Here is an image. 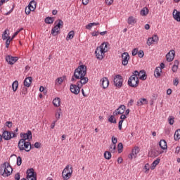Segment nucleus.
<instances>
[{"label":"nucleus","mask_w":180,"mask_h":180,"mask_svg":"<svg viewBox=\"0 0 180 180\" xmlns=\"http://www.w3.org/2000/svg\"><path fill=\"white\" fill-rule=\"evenodd\" d=\"M101 86L103 88V89H106L108 86H109V79H107V77H103L101 79Z\"/></svg>","instance_id":"a211bd4d"},{"label":"nucleus","mask_w":180,"mask_h":180,"mask_svg":"<svg viewBox=\"0 0 180 180\" xmlns=\"http://www.w3.org/2000/svg\"><path fill=\"white\" fill-rule=\"evenodd\" d=\"M174 119H175V117H174V116H169V119H168L169 124H170L171 125L174 124Z\"/></svg>","instance_id":"09e8293b"},{"label":"nucleus","mask_w":180,"mask_h":180,"mask_svg":"<svg viewBox=\"0 0 180 180\" xmlns=\"http://www.w3.org/2000/svg\"><path fill=\"white\" fill-rule=\"evenodd\" d=\"M28 6L30 9H32V11H34V9H36V1L34 0L31 1Z\"/></svg>","instance_id":"c756f323"},{"label":"nucleus","mask_w":180,"mask_h":180,"mask_svg":"<svg viewBox=\"0 0 180 180\" xmlns=\"http://www.w3.org/2000/svg\"><path fill=\"white\" fill-rule=\"evenodd\" d=\"M2 137L4 139L8 141L13 139V137H16V134L9 131H4Z\"/></svg>","instance_id":"0eeeda50"},{"label":"nucleus","mask_w":180,"mask_h":180,"mask_svg":"<svg viewBox=\"0 0 180 180\" xmlns=\"http://www.w3.org/2000/svg\"><path fill=\"white\" fill-rule=\"evenodd\" d=\"M140 153V148L138 146H135L134 149H132L131 153L134 155V158L137 157V155Z\"/></svg>","instance_id":"cd10ccee"},{"label":"nucleus","mask_w":180,"mask_h":180,"mask_svg":"<svg viewBox=\"0 0 180 180\" xmlns=\"http://www.w3.org/2000/svg\"><path fill=\"white\" fill-rule=\"evenodd\" d=\"M92 23H89L87 25H86V29H87V30H91V29H92Z\"/></svg>","instance_id":"bf43d9fd"},{"label":"nucleus","mask_w":180,"mask_h":180,"mask_svg":"<svg viewBox=\"0 0 180 180\" xmlns=\"http://www.w3.org/2000/svg\"><path fill=\"white\" fill-rule=\"evenodd\" d=\"M161 72H162V70H161V68L158 67L155 70V78H158L159 77H161Z\"/></svg>","instance_id":"b1692460"},{"label":"nucleus","mask_w":180,"mask_h":180,"mask_svg":"<svg viewBox=\"0 0 180 180\" xmlns=\"http://www.w3.org/2000/svg\"><path fill=\"white\" fill-rule=\"evenodd\" d=\"M45 23H46L47 25H51V24L54 23V18L46 17L45 18Z\"/></svg>","instance_id":"c85d7f7f"},{"label":"nucleus","mask_w":180,"mask_h":180,"mask_svg":"<svg viewBox=\"0 0 180 180\" xmlns=\"http://www.w3.org/2000/svg\"><path fill=\"white\" fill-rule=\"evenodd\" d=\"M108 46H109L108 42H103L102 44L98 46L100 49L103 51L104 53H108L109 48H108Z\"/></svg>","instance_id":"6ab92c4d"},{"label":"nucleus","mask_w":180,"mask_h":180,"mask_svg":"<svg viewBox=\"0 0 180 180\" xmlns=\"http://www.w3.org/2000/svg\"><path fill=\"white\" fill-rule=\"evenodd\" d=\"M18 86H19V82H18V80L14 81L12 84V88H13V92H16V91H18Z\"/></svg>","instance_id":"bb28decb"},{"label":"nucleus","mask_w":180,"mask_h":180,"mask_svg":"<svg viewBox=\"0 0 180 180\" xmlns=\"http://www.w3.org/2000/svg\"><path fill=\"white\" fill-rule=\"evenodd\" d=\"M172 70L173 72H176V71H178V65H174L172 68Z\"/></svg>","instance_id":"5fc2aeb1"},{"label":"nucleus","mask_w":180,"mask_h":180,"mask_svg":"<svg viewBox=\"0 0 180 180\" xmlns=\"http://www.w3.org/2000/svg\"><path fill=\"white\" fill-rule=\"evenodd\" d=\"M13 172V169L11 164L8 162H5L4 163L1 164L0 166V174L4 178L10 176L12 175V172Z\"/></svg>","instance_id":"f03ea898"},{"label":"nucleus","mask_w":180,"mask_h":180,"mask_svg":"<svg viewBox=\"0 0 180 180\" xmlns=\"http://www.w3.org/2000/svg\"><path fill=\"white\" fill-rule=\"evenodd\" d=\"M11 41H12L11 40V37H8V39H7L6 41V49H9V44H11Z\"/></svg>","instance_id":"864d4df0"},{"label":"nucleus","mask_w":180,"mask_h":180,"mask_svg":"<svg viewBox=\"0 0 180 180\" xmlns=\"http://www.w3.org/2000/svg\"><path fill=\"white\" fill-rule=\"evenodd\" d=\"M126 110V106L124 105H121L117 109L113 112L114 116H117V115H123Z\"/></svg>","instance_id":"2eb2a0df"},{"label":"nucleus","mask_w":180,"mask_h":180,"mask_svg":"<svg viewBox=\"0 0 180 180\" xmlns=\"http://www.w3.org/2000/svg\"><path fill=\"white\" fill-rule=\"evenodd\" d=\"M85 75H86V66L82 65L75 70L71 81H75V79L84 78Z\"/></svg>","instance_id":"f257e3e1"},{"label":"nucleus","mask_w":180,"mask_h":180,"mask_svg":"<svg viewBox=\"0 0 180 180\" xmlns=\"http://www.w3.org/2000/svg\"><path fill=\"white\" fill-rule=\"evenodd\" d=\"M134 72L136 77H139V79L141 81H146V79H147V74H146V70H140V72L135 70Z\"/></svg>","instance_id":"1a4fd4ad"},{"label":"nucleus","mask_w":180,"mask_h":180,"mask_svg":"<svg viewBox=\"0 0 180 180\" xmlns=\"http://www.w3.org/2000/svg\"><path fill=\"white\" fill-rule=\"evenodd\" d=\"M79 79L80 81L77 82V83L79 84L80 86H82V85L87 84L88 81H89L88 77H85V76H84L83 77H80Z\"/></svg>","instance_id":"4be33fe9"},{"label":"nucleus","mask_w":180,"mask_h":180,"mask_svg":"<svg viewBox=\"0 0 180 180\" xmlns=\"http://www.w3.org/2000/svg\"><path fill=\"white\" fill-rule=\"evenodd\" d=\"M18 148L20 151H26L27 153H29L32 148H34V147L32 146L30 141H26L25 139H20L18 141Z\"/></svg>","instance_id":"7ed1b4c3"},{"label":"nucleus","mask_w":180,"mask_h":180,"mask_svg":"<svg viewBox=\"0 0 180 180\" xmlns=\"http://www.w3.org/2000/svg\"><path fill=\"white\" fill-rule=\"evenodd\" d=\"M148 157H150V158H155V157H158V151H157V150H150L148 153Z\"/></svg>","instance_id":"393cba45"},{"label":"nucleus","mask_w":180,"mask_h":180,"mask_svg":"<svg viewBox=\"0 0 180 180\" xmlns=\"http://www.w3.org/2000/svg\"><path fill=\"white\" fill-rule=\"evenodd\" d=\"M118 153L120 154L123 151V143H119L117 145Z\"/></svg>","instance_id":"79ce46f5"},{"label":"nucleus","mask_w":180,"mask_h":180,"mask_svg":"<svg viewBox=\"0 0 180 180\" xmlns=\"http://www.w3.org/2000/svg\"><path fill=\"white\" fill-rule=\"evenodd\" d=\"M108 122H110V123H114L116 124V120H115V115H111L109 118H108Z\"/></svg>","instance_id":"37998d69"},{"label":"nucleus","mask_w":180,"mask_h":180,"mask_svg":"<svg viewBox=\"0 0 180 180\" xmlns=\"http://www.w3.org/2000/svg\"><path fill=\"white\" fill-rule=\"evenodd\" d=\"M106 5L110 6L112 4H113V0H105Z\"/></svg>","instance_id":"e2e57ef3"},{"label":"nucleus","mask_w":180,"mask_h":180,"mask_svg":"<svg viewBox=\"0 0 180 180\" xmlns=\"http://www.w3.org/2000/svg\"><path fill=\"white\" fill-rule=\"evenodd\" d=\"M104 158H105V160H110V158H112V152L105 151L104 153Z\"/></svg>","instance_id":"c9c22d12"},{"label":"nucleus","mask_w":180,"mask_h":180,"mask_svg":"<svg viewBox=\"0 0 180 180\" xmlns=\"http://www.w3.org/2000/svg\"><path fill=\"white\" fill-rule=\"evenodd\" d=\"M175 57V51L172 50L166 55V60L168 63H171V61L174 60V58Z\"/></svg>","instance_id":"f3484780"},{"label":"nucleus","mask_w":180,"mask_h":180,"mask_svg":"<svg viewBox=\"0 0 180 180\" xmlns=\"http://www.w3.org/2000/svg\"><path fill=\"white\" fill-rule=\"evenodd\" d=\"M138 56L139 57V58H143L144 57V51H138Z\"/></svg>","instance_id":"49530a36"},{"label":"nucleus","mask_w":180,"mask_h":180,"mask_svg":"<svg viewBox=\"0 0 180 180\" xmlns=\"http://www.w3.org/2000/svg\"><path fill=\"white\" fill-rule=\"evenodd\" d=\"M159 146L162 150H167V141L164 139H161L159 142Z\"/></svg>","instance_id":"5701e85b"},{"label":"nucleus","mask_w":180,"mask_h":180,"mask_svg":"<svg viewBox=\"0 0 180 180\" xmlns=\"http://www.w3.org/2000/svg\"><path fill=\"white\" fill-rule=\"evenodd\" d=\"M141 16H147L148 15V8L144 7L140 12Z\"/></svg>","instance_id":"f704fd0d"},{"label":"nucleus","mask_w":180,"mask_h":180,"mask_svg":"<svg viewBox=\"0 0 180 180\" xmlns=\"http://www.w3.org/2000/svg\"><path fill=\"white\" fill-rule=\"evenodd\" d=\"M158 36L157 34L153 35L152 37H149L147 40L146 44L148 46H151L153 43H158Z\"/></svg>","instance_id":"dca6fc26"},{"label":"nucleus","mask_w":180,"mask_h":180,"mask_svg":"<svg viewBox=\"0 0 180 180\" xmlns=\"http://www.w3.org/2000/svg\"><path fill=\"white\" fill-rule=\"evenodd\" d=\"M116 151V145L111 144L110 146V152L115 153Z\"/></svg>","instance_id":"c03bdc74"},{"label":"nucleus","mask_w":180,"mask_h":180,"mask_svg":"<svg viewBox=\"0 0 180 180\" xmlns=\"http://www.w3.org/2000/svg\"><path fill=\"white\" fill-rule=\"evenodd\" d=\"M57 22H58V23H57ZM55 23H57L56 26H57V27H59V29H61V27H63V26L64 25V22H63L60 19L56 20Z\"/></svg>","instance_id":"4c0bfd02"},{"label":"nucleus","mask_w":180,"mask_h":180,"mask_svg":"<svg viewBox=\"0 0 180 180\" xmlns=\"http://www.w3.org/2000/svg\"><path fill=\"white\" fill-rule=\"evenodd\" d=\"M113 82H114V85L117 86V88H122L123 85V78L122 77V75H115Z\"/></svg>","instance_id":"423d86ee"},{"label":"nucleus","mask_w":180,"mask_h":180,"mask_svg":"<svg viewBox=\"0 0 180 180\" xmlns=\"http://www.w3.org/2000/svg\"><path fill=\"white\" fill-rule=\"evenodd\" d=\"M122 124H123V120H120V122L118 123V129H119V130H122Z\"/></svg>","instance_id":"13d9d810"},{"label":"nucleus","mask_w":180,"mask_h":180,"mask_svg":"<svg viewBox=\"0 0 180 180\" xmlns=\"http://www.w3.org/2000/svg\"><path fill=\"white\" fill-rule=\"evenodd\" d=\"M82 3L83 5H86L87 4H89V0H82Z\"/></svg>","instance_id":"338daca9"},{"label":"nucleus","mask_w":180,"mask_h":180,"mask_svg":"<svg viewBox=\"0 0 180 180\" xmlns=\"http://www.w3.org/2000/svg\"><path fill=\"white\" fill-rule=\"evenodd\" d=\"M81 89V85L77 82V84H71L70 85V91L72 94H75V95H78L79 94Z\"/></svg>","instance_id":"6e6552de"},{"label":"nucleus","mask_w":180,"mask_h":180,"mask_svg":"<svg viewBox=\"0 0 180 180\" xmlns=\"http://www.w3.org/2000/svg\"><path fill=\"white\" fill-rule=\"evenodd\" d=\"M61 99L60 98L57 97L53 101V104L56 106V108H58L60 106V102Z\"/></svg>","instance_id":"2f4dec72"},{"label":"nucleus","mask_w":180,"mask_h":180,"mask_svg":"<svg viewBox=\"0 0 180 180\" xmlns=\"http://www.w3.org/2000/svg\"><path fill=\"white\" fill-rule=\"evenodd\" d=\"M17 165L18 167H20V165H22V158L20 156H18L17 158Z\"/></svg>","instance_id":"8fccbe9b"},{"label":"nucleus","mask_w":180,"mask_h":180,"mask_svg":"<svg viewBox=\"0 0 180 180\" xmlns=\"http://www.w3.org/2000/svg\"><path fill=\"white\" fill-rule=\"evenodd\" d=\"M174 139L176 141H178V140H180V129H177L175 131Z\"/></svg>","instance_id":"7c9ffc66"},{"label":"nucleus","mask_w":180,"mask_h":180,"mask_svg":"<svg viewBox=\"0 0 180 180\" xmlns=\"http://www.w3.org/2000/svg\"><path fill=\"white\" fill-rule=\"evenodd\" d=\"M173 18L176 22H180V12L174 9L173 11Z\"/></svg>","instance_id":"412c9836"},{"label":"nucleus","mask_w":180,"mask_h":180,"mask_svg":"<svg viewBox=\"0 0 180 180\" xmlns=\"http://www.w3.org/2000/svg\"><path fill=\"white\" fill-rule=\"evenodd\" d=\"M160 161H161V159H160L159 158H158L157 160H155L152 163L151 169H154V168H155V167L160 164Z\"/></svg>","instance_id":"473e14b6"},{"label":"nucleus","mask_w":180,"mask_h":180,"mask_svg":"<svg viewBox=\"0 0 180 180\" xmlns=\"http://www.w3.org/2000/svg\"><path fill=\"white\" fill-rule=\"evenodd\" d=\"M74 34H75V32L70 31L66 37V40H72V39H74Z\"/></svg>","instance_id":"e433bc0d"},{"label":"nucleus","mask_w":180,"mask_h":180,"mask_svg":"<svg viewBox=\"0 0 180 180\" xmlns=\"http://www.w3.org/2000/svg\"><path fill=\"white\" fill-rule=\"evenodd\" d=\"M64 79H65V77H58L56 79V81H57L58 84H59V85H61L63 84V82L64 81Z\"/></svg>","instance_id":"a18cd8bd"},{"label":"nucleus","mask_w":180,"mask_h":180,"mask_svg":"<svg viewBox=\"0 0 180 180\" xmlns=\"http://www.w3.org/2000/svg\"><path fill=\"white\" fill-rule=\"evenodd\" d=\"M32 77H28L25 78L23 82L24 86L29 88L30 85H32Z\"/></svg>","instance_id":"aec40b11"},{"label":"nucleus","mask_w":180,"mask_h":180,"mask_svg":"<svg viewBox=\"0 0 180 180\" xmlns=\"http://www.w3.org/2000/svg\"><path fill=\"white\" fill-rule=\"evenodd\" d=\"M41 146V144L39 142H36L34 145L35 148H40Z\"/></svg>","instance_id":"052dcab7"},{"label":"nucleus","mask_w":180,"mask_h":180,"mask_svg":"<svg viewBox=\"0 0 180 180\" xmlns=\"http://www.w3.org/2000/svg\"><path fill=\"white\" fill-rule=\"evenodd\" d=\"M27 180H37V174L34 172V169L33 168L28 169L27 170ZM26 179L23 178L21 180H27Z\"/></svg>","instance_id":"39448f33"},{"label":"nucleus","mask_w":180,"mask_h":180,"mask_svg":"<svg viewBox=\"0 0 180 180\" xmlns=\"http://www.w3.org/2000/svg\"><path fill=\"white\" fill-rule=\"evenodd\" d=\"M30 12H33V10L30 8L28 6L25 8V13L26 15H30Z\"/></svg>","instance_id":"de8ad7c7"},{"label":"nucleus","mask_w":180,"mask_h":180,"mask_svg":"<svg viewBox=\"0 0 180 180\" xmlns=\"http://www.w3.org/2000/svg\"><path fill=\"white\" fill-rule=\"evenodd\" d=\"M95 54L98 60H103V56H105V53L98 46L95 51Z\"/></svg>","instance_id":"4468645a"},{"label":"nucleus","mask_w":180,"mask_h":180,"mask_svg":"<svg viewBox=\"0 0 180 180\" xmlns=\"http://www.w3.org/2000/svg\"><path fill=\"white\" fill-rule=\"evenodd\" d=\"M98 34H99V31H94V32H93L92 33H91V35L93 36V37H95V36H98Z\"/></svg>","instance_id":"0e129e2a"},{"label":"nucleus","mask_w":180,"mask_h":180,"mask_svg":"<svg viewBox=\"0 0 180 180\" xmlns=\"http://www.w3.org/2000/svg\"><path fill=\"white\" fill-rule=\"evenodd\" d=\"M173 82L175 86H178V84H179V80H178V78H176L174 79Z\"/></svg>","instance_id":"4d7b16f0"},{"label":"nucleus","mask_w":180,"mask_h":180,"mask_svg":"<svg viewBox=\"0 0 180 180\" xmlns=\"http://www.w3.org/2000/svg\"><path fill=\"white\" fill-rule=\"evenodd\" d=\"M67 169H68V165L65 167L62 172V176L64 180L70 179V177L72 175V170H69L68 172H67Z\"/></svg>","instance_id":"9d476101"},{"label":"nucleus","mask_w":180,"mask_h":180,"mask_svg":"<svg viewBox=\"0 0 180 180\" xmlns=\"http://www.w3.org/2000/svg\"><path fill=\"white\" fill-rule=\"evenodd\" d=\"M179 151H180V146H177L176 148L175 154H179Z\"/></svg>","instance_id":"69168bd1"},{"label":"nucleus","mask_w":180,"mask_h":180,"mask_svg":"<svg viewBox=\"0 0 180 180\" xmlns=\"http://www.w3.org/2000/svg\"><path fill=\"white\" fill-rule=\"evenodd\" d=\"M15 180H20V173H17L15 175Z\"/></svg>","instance_id":"680f3d73"},{"label":"nucleus","mask_w":180,"mask_h":180,"mask_svg":"<svg viewBox=\"0 0 180 180\" xmlns=\"http://www.w3.org/2000/svg\"><path fill=\"white\" fill-rule=\"evenodd\" d=\"M136 22V19H134V17L131 16L128 18V24L129 25H133V23Z\"/></svg>","instance_id":"58836bf2"},{"label":"nucleus","mask_w":180,"mask_h":180,"mask_svg":"<svg viewBox=\"0 0 180 180\" xmlns=\"http://www.w3.org/2000/svg\"><path fill=\"white\" fill-rule=\"evenodd\" d=\"M138 53H139V49L135 48L132 50L131 54L133 56H137Z\"/></svg>","instance_id":"3c124183"},{"label":"nucleus","mask_w":180,"mask_h":180,"mask_svg":"<svg viewBox=\"0 0 180 180\" xmlns=\"http://www.w3.org/2000/svg\"><path fill=\"white\" fill-rule=\"evenodd\" d=\"M18 60H19L18 56H12L11 55L6 56V61L8 62V64H10V65H13V64H15Z\"/></svg>","instance_id":"9b49d317"},{"label":"nucleus","mask_w":180,"mask_h":180,"mask_svg":"<svg viewBox=\"0 0 180 180\" xmlns=\"http://www.w3.org/2000/svg\"><path fill=\"white\" fill-rule=\"evenodd\" d=\"M122 65H127V64H129V60H130V56L129 55V53L127 52H124L122 54Z\"/></svg>","instance_id":"ddd939ff"},{"label":"nucleus","mask_w":180,"mask_h":180,"mask_svg":"<svg viewBox=\"0 0 180 180\" xmlns=\"http://www.w3.org/2000/svg\"><path fill=\"white\" fill-rule=\"evenodd\" d=\"M127 117H126V115H123V114H121V116H120V119L121 120H124V119H126Z\"/></svg>","instance_id":"774afa93"},{"label":"nucleus","mask_w":180,"mask_h":180,"mask_svg":"<svg viewBox=\"0 0 180 180\" xmlns=\"http://www.w3.org/2000/svg\"><path fill=\"white\" fill-rule=\"evenodd\" d=\"M8 32H9V30H6L2 34V39L3 40H7V39H9V34H8Z\"/></svg>","instance_id":"72a5a7b5"},{"label":"nucleus","mask_w":180,"mask_h":180,"mask_svg":"<svg viewBox=\"0 0 180 180\" xmlns=\"http://www.w3.org/2000/svg\"><path fill=\"white\" fill-rule=\"evenodd\" d=\"M20 137L22 138L21 139V140H24V141H26V140H27V141H30V140H32V131L28 130L27 133H21Z\"/></svg>","instance_id":"f8f14e48"},{"label":"nucleus","mask_w":180,"mask_h":180,"mask_svg":"<svg viewBox=\"0 0 180 180\" xmlns=\"http://www.w3.org/2000/svg\"><path fill=\"white\" fill-rule=\"evenodd\" d=\"M58 29H60V27H57V25H56L53 28H52L51 30L52 36H57V34H56V30H58Z\"/></svg>","instance_id":"a19ab883"},{"label":"nucleus","mask_w":180,"mask_h":180,"mask_svg":"<svg viewBox=\"0 0 180 180\" xmlns=\"http://www.w3.org/2000/svg\"><path fill=\"white\" fill-rule=\"evenodd\" d=\"M136 105L137 106H141V105H147V99L140 98L138 100Z\"/></svg>","instance_id":"a878e982"},{"label":"nucleus","mask_w":180,"mask_h":180,"mask_svg":"<svg viewBox=\"0 0 180 180\" xmlns=\"http://www.w3.org/2000/svg\"><path fill=\"white\" fill-rule=\"evenodd\" d=\"M111 140H112V145L116 146V144H117V138L112 136Z\"/></svg>","instance_id":"603ef678"},{"label":"nucleus","mask_w":180,"mask_h":180,"mask_svg":"<svg viewBox=\"0 0 180 180\" xmlns=\"http://www.w3.org/2000/svg\"><path fill=\"white\" fill-rule=\"evenodd\" d=\"M6 126H7V127H8L9 129H11V127H12V122L11 121H7L6 122Z\"/></svg>","instance_id":"6e6d98bb"},{"label":"nucleus","mask_w":180,"mask_h":180,"mask_svg":"<svg viewBox=\"0 0 180 180\" xmlns=\"http://www.w3.org/2000/svg\"><path fill=\"white\" fill-rule=\"evenodd\" d=\"M139 84H140L139 77H137L136 75L134 72L133 75L128 79V85L129 86H131V88H137V86H139Z\"/></svg>","instance_id":"20e7f679"},{"label":"nucleus","mask_w":180,"mask_h":180,"mask_svg":"<svg viewBox=\"0 0 180 180\" xmlns=\"http://www.w3.org/2000/svg\"><path fill=\"white\" fill-rule=\"evenodd\" d=\"M27 87L26 86H24L22 88V91L20 92V95H27Z\"/></svg>","instance_id":"ea45409f"}]
</instances>
